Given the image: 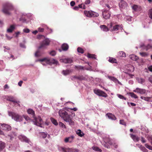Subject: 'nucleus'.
<instances>
[{
	"mask_svg": "<svg viewBox=\"0 0 152 152\" xmlns=\"http://www.w3.org/2000/svg\"><path fill=\"white\" fill-rule=\"evenodd\" d=\"M131 137L135 142H138L139 140V138L138 136L133 134H130Z\"/></svg>",
	"mask_w": 152,
	"mask_h": 152,
	"instance_id": "393cba45",
	"label": "nucleus"
},
{
	"mask_svg": "<svg viewBox=\"0 0 152 152\" xmlns=\"http://www.w3.org/2000/svg\"><path fill=\"white\" fill-rule=\"evenodd\" d=\"M16 136V133L15 132H12L7 135V137L10 138V140H12Z\"/></svg>",
	"mask_w": 152,
	"mask_h": 152,
	"instance_id": "b1692460",
	"label": "nucleus"
},
{
	"mask_svg": "<svg viewBox=\"0 0 152 152\" xmlns=\"http://www.w3.org/2000/svg\"><path fill=\"white\" fill-rule=\"evenodd\" d=\"M137 80L139 83L141 84H143L145 81L144 80L141 78H138Z\"/></svg>",
	"mask_w": 152,
	"mask_h": 152,
	"instance_id": "8fccbe9b",
	"label": "nucleus"
},
{
	"mask_svg": "<svg viewBox=\"0 0 152 152\" xmlns=\"http://www.w3.org/2000/svg\"><path fill=\"white\" fill-rule=\"evenodd\" d=\"M94 92L97 95L104 97H106L107 96V94L104 91L99 89H94Z\"/></svg>",
	"mask_w": 152,
	"mask_h": 152,
	"instance_id": "9d476101",
	"label": "nucleus"
},
{
	"mask_svg": "<svg viewBox=\"0 0 152 152\" xmlns=\"http://www.w3.org/2000/svg\"><path fill=\"white\" fill-rule=\"evenodd\" d=\"M148 15L149 17L152 19V9H151L149 10Z\"/></svg>",
	"mask_w": 152,
	"mask_h": 152,
	"instance_id": "a18cd8bd",
	"label": "nucleus"
},
{
	"mask_svg": "<svg viewBox=\"0 0 152 152\" xmlns=\"http://www.w3.org/2000/svg\"><path fill=\"white\" fill-rule=\"evenodd\" d=\"M140 54L142 57H147L148 56V54L145 52H140Z\"/></svg>",
	"mask_w": 152,
	"mask_h": 152,
	"instance_id": "c03bdc74",
	"label": "nucleus"
},
{
	"mask_svg": "<svg viewBox=\"0 0 152 152\" xmlns=\"http://www.w3.org/2000/svg\"><path fill=\"white\" fill-rule=\"evenodd\" d=\"M118 55V56L122 57H125L126 56L125 53L123 51L119 52Z\"/></svg>",
	"mask_w": 152,
	"mask_h": 152,
	"instance_id": "473e14b6",
	"label": "nucleus"
},
{
	"mask_svg": "<svg viewBox=\"0 0 152 152\" xmlns=\"http://www.w3.org/2000/svg\"><path fill=\"white\" fill-rule=\"evenodd\" d=\"M138 7L137 5H134L132 7V9L135 11L138 10Z\"/></svg>",
	"mask_w": 152,
	"mask_h": 152,
	"instance_id": "e2e57ef3",
	"label": "nucleus"
},
{
	"mask_svg": "<svg viewBox=\"0 0 152 152\" xmlns=\"http://www.w3.org/2000/svg\"><path fill=\"white\" fill-rule=\"evenodd\" d=\"M51 39L46 38L41 42L38 50L35 53V56L36 57H39L41 56L43 53L41 51L40 49L42 48H45L47 46L49 45Z\"/></svg>",
	"mask_w": 152,
	"mask_h": 152,
	"instance_id": "7ed1b4c3",
	"label": "nucleus"
},
{
	"mask_svg": "<svg viewBox=\"0 0 152 152\" xmlns=\"http://www.w3.org/2000/svg\"><path fill=\"white\" fill-rule=\"evenodd\" d=\"M15 28V27L14 25H11L9 28L7 29V32L8 33H11L12 32Z\"/></svg>",
	"mask_w": 152,
	"mask_h": 152,
	"instance_id": "a878e982",
	"label": "nucleus"
},
{
	"mask_svg": "<svg viewBox=\"0 0 152 152\" xmlns=\"http://www.w3.org/2000/svg\"><path fill=\"white\" fill-rule=\"evenodd\" d=\"M102 16L103 18L107 19L110 18V14L108 11H104L102 12Z\"/></svg>",
	"mask_w": 152,
	"mask_h": 152,
	"instance_id": "dca6fc26",
	"label": "nucleus"
},
{
	"mask_svg": "<svg viewBox=\"0 0 152 152\" xmlns=\"http://www.w3.org/2000/svg\"><path fill=\"white\" fill-rule=\"evenodd\" d=\"M60 61L61 62L64 63L66 64L71 63L72 62V60L71 58L61 59L60 60Z\"/></svg>",
	"mask_w": 152,
	"mask_h": 152,
	"instance_id": "f3484780",
	"label": "nucleus"
},
{
	"mask_svg": "<svg viewBox=\"0 0 152 152\" xmlns=\"http://www.w3.org/2000/svg\"><path fill=\"white\" fill-rule=\"evenodd\" d=\"M43 28H44V30L47 29L49 31V33H51L52 32V29L51 28H49L48 27L45 25H42V27Z\"/></svg>",
	"mask_w": 152,
	"mask_h": 152,
	"instance_id": "2f4dec72",
	"label": "nucleus"
},
{
	"mask_svg": "<svg viewBox=\"0 0 152 152\" xmlns=\"http://www.w3.org/2000/svg\"><path fill=\"white\" fill-rule=\"evenodd\" d=\"M120 124H121L124 125L125 126H126V124L123 120H120Z\"/></svg>",
	"mask_w": 152,
	"mask_h": 152,
	"instance_id": "052dcab7",
	"label": "nucleus"
},
{
	"mask_svg": "<svg viewBox=\"0 0 152 152\" xmlns=\"http://www.w3.org/2000/svg\"><path fill=\"white\" fill-rule=\"evenodd\" d=\"M5 143L4 142L0 141V151L5 152Z\"/></svg>",
	"mask_w": 152,
	"mask_h": 152,
	"instance_id": "a211bd4d",
	"label": "nucleus"
},
{
	"mask_svg": "<svg viewBox=\"0 0 152 152\" xmlns=\"http://www.w3.org/2000/svg\"><path fill=\"white\" fill-rule=\"evenodd\" d=\"M2 127L3 130H10L11 129V127L9 125L5 124H2Z\"/></svg>",
	"mask_w": 152,
	"mask_h": 152,
	"instance_id": "4be33fe9",
	"label": "nucleus"
},
{
	"mask_svg": "<svg viewBox=\"0 0 152 152\" xmlns=\"http://www.w3.org/2000/svg\"><path fill=\"white\" fill-rule=\"evenodd\" d=\"M84 12L85 15L88 17H96L99 16L98 13L92 11H87L86 10L84 11Z\"/></svg>",
	"mask_w": 152,
	"mask_h": 152,
	"instance_id": "0eeeda50",
	"label": "nucleus"
},
{
	"mask_svg": "<svg viewBox=\"0 0 152 152\" xmlns=\"http://www.w3.org/2000/svg\"><path fill=\"white\" fill-rule=\"evenodd\" d=\"M59 116L62 118L64 120L67 122H68L69 124L71 126L74 125V122L70 118V115L67 113L64 110H60L59 111Z\"/></svg>",
	"mask_w": 152,
	"mask_h": 152,
	"instance_id": "20e7f679",
	"label": "nucleus"
},
{
	"mask_svg": "<svg viewBox=\"0 0 152 152\" xmlns=\"http://www.w3.org/2000/svg\"><path fill=\"white\" fill-rule=\"evenodd\" d=\"M77 51L78 53H84L83 50L82 48L80 47L77 48Z\"/></svg>",
	"mask_w": 152,
	"mask_h": 152,
	"instance_id": "603ef678",
	"label": "nucleus"
},
{
	"mask_svg": "<svg viewBox=\"0 0 152 152\" xmlns=\"http://www.w3.org/2000/svg\"><path fill=\"white\" fill-rule=\"evenodd\" d=\"M6 99L7 100L13 102V104L18 103V105L20 106V104L18 103L19 102L15 100L13 96L11 95L7 96H6Z\"/></svg>",
	"mask_w": 152,
	"mask_h": 152,
	"instance_id": "f8f14e48",
	"label": "nucleus"
},
{
	"mask_svg": "<svg viewBox=\"0 0 152 152\" xmlns=\"http://www.w3.org/2000/svg\"><path fill=\"white\" fill-rule=\"evenodd\" d=\"M23 118H24L25 120L26 121H32V120L31 119V118H30L27 115H23Z\"/></svg>",
	"mask_w": 152,
	"mask_h": 152,
	"instance_id": "ea45409f",
	"label": "nucleus"
},
{
	"mask_svg": "<svg viewBox=\"0 0 152 152\" xmlns=\"http://www.w3.org/2000/svg\"><path fill=\"white\" fill-rule=\"evenodd\" d=\"M15 114V113L12 112H8V115L9 116H11L12 117V118L13 119V117L14 116V115Z\"/></svg>",
	"mask_w": 152,
	"mask_h": 152,
	"instance_id": "de8ad7c7",
	"label": "nucleus"
},
{
	"mask_svg": "<svg viewBox=\"0 0 152 152\" xmlns=\"http://www.w3.org/2000/svg\"><path fill=\"white\" fill-rule=\"evenodd\" d=\"M145 146L147 148L150 150L152 151V146L149 145L148 143H146L145 144Z\"/></svg>",
	"mask_w": 152,
	"mask_h": 152,
	"instance_id": "09e8293b",
	"label": "nucleus"
},
{
	"mask_svg": "<svg viewBox=\"0 0 152 152\" xmlns=\"http://www.w3.org/2000/svg\"><path fill=\"white\" fill-rule=\"evenodd\" d=\"M147 138L148 139V140L150 142L151 144H152V135H148L147 137Z\"/></svg>",
	"mask_w": 152,
	"mask_h": 152,
	"instance_id": "79ce46f5",
	"label": "nucleus"
},
{
	"mask_svg": "<svg viewBox=\"0 0 152 152\" xmlns=\"http://www.w3.org/2000/svg\"><path fill=\"white\" fill-rule=\"evenodd\" d=\"M31 16V14L30 13H22L21 17L19 18V20L23 23H27V22L25 17H26L28 18H30V17Z\"/></svg>",
	"mask_w": 152,
	"mask_h": 152,
	"instance_id": "6e6552de",
	"label": "nucleus"
},
{
	"mask_svg": "<svg viewBox=\"0 0 152 152\" xmlns=\"http://www.w3.org/2000/svg\"><path fill=\"white\" fill-rule=\"evenodd\" d=\"M140 150L143 152H147L148 150L143 146L142 145L140 148Z\"/></svg>",
	"mask_w": 152,
	"mask_h": 152,
	"instance_id": "49530a36",
	"label": "nucleus"
},
{
	"mask_svg": "<svg viewBox=\"0 0 152 152\" xmlns=\"http://www.w3.org/2000/svg\"><path fill=\"white\" fill-rule=\"evenodd\" d=\"M96 56L94 54H90V53H88L87 55V56L88 58H94L95 59H96V58L95 57Z\"/></svg>",
	"mask_w": 152,
	"mask_h": 152,
	"instance_id": "4c0bfd02",
	"label": "nucleus"
},
{
	"mask_svg": "<svg viewBox=\"0 0 152 152\" xmlns=\"http://www.w3.org/2000/svg\"><path fill=\"white\" fill-rule=\"evenodd\" d=\"M108 61L112 63H117V60L115 59L112 57H109Z\"/></svg>",
	"mask_w": 152,
	"mask_h": 152,
	"instance_id": "f704fd0d",
	"label": "nucleus"
},
{
	"mask_svg": "<svg viewBox=\"0 0 152 152\" xmlns=\"http://www.w3.org/2000/svg\"><path fill=\"white\" fill-rule=\"evenodd\" d=\"M70 71L68 69L66 70H63L62 72L63 74L64 75H68L70 72Z\"/></svg>",
	"mask_w": 152,
	"mask_h": 152,
	"instance_id": "e433bc0d",
	"label": "nucleus"
},
{
	"mask_svg": "<svg viewBox=\"0 0 152 152\" xmlns=\"http://www.w3.org/2000/svg\"><path fill=\"white\" fill-rule=\"evenodd\" d=\"M100 27L102 30L104 31H108L109 30V29L107 27L104 25H101Z\"/></svg>",
	"mask_w": 152,
	"mask_h": 152,
	"instance_id": "cd10ccee",
	"label": "nucleus"
},
{
	"mask_svg": "<svg viewBox=\"0 0 152 152\" xmlns=\"http://www.w3.org/2000/svg\"><path fill=\"white\" fill-rule=\"evenodd\" d=\"M141 141L142 143H145L146 142V140L145 139L142 137H141Z\"/></svg>",
	"mask_w": 152,
	"mask_h": 152,
	"instance_id": "338daca9",
	"label": "nucleus"
},
{
	"mask_svg": "<svg viewBox=\"0 0 152 152\" xmlns=\"http://www.w3.org/2000/svg\"><path fill=\"white\" fill-rule=\"evenodd\" d=\"M23 31L26 33H28L30 31V30L28 28H25L23 29Z\"/></svg>",
	"mask_w": 152,
	"mask_h": 152,
	"instance_id": "774afa93",
	"label": "nucleus"
},
{
	"mask_svg": "<svg viewBox=\"0 0 152 152\" xmlns=\"http://www.w3.org/2000/svg\"><path fill=\"white\" fill-rule=\"evenodd\" d=\"M27 112L28 114L31 115L34 118L32 120L34 124L42 127V124L43 123V121L41 118L39 116L38 117H35V112L31 109H28L27 110Z\"/></svg>",
	"mask_w": 152,
	"mask_h": 152,
	"instance_id": "f03ea898",
	"label": "nucleus"
},
{
	"mask_svg": "<svg viewBox=\"0 0 152 152\" xmlns=\"http://www.w3.org/2000/svg\"><path fill=\"white\" fill-rule=\"evenodd\" d=\"M88 64L89 66V67L86 68L85 67V70H89V71H92V69H91V66H90V64L88 62L87 63Z\"/></svg>",
	"mask_w": 152,
	"mask_h": 152,
	"instance_id": "5fc2aeb1",
	"label": "nucleus"
},
{
	"mask_svg": "<svg viewBox=\"0 0 152 152\" xmlns=\"http://www.w3.org/2000/svg\"><path fill=\"white\" fill-rule=\"evenodd\" d=\"M117 96H118V97L120 99H124L125 100H126V99L125 97H124L123 95L120 94H117Z\"/></svg>",
	"mask_w": 152,
	"mask_h": 152,
	"instance_id": "37998d69",
	"label": "nucleus"
},
{
	"mask_svg": "<svg viewBox=\"0 0 152 152\" xmlns=\"http://www.w3.org/2000/svg\"><path fill=\"white\" fill-rule=\"evenodd\" d=\"M61 48L64 51L67 50L69 48L68 45L64 43L61 46Z\"/></svg>",
	"mask_w": 152,
	"mask_h": 152,
	"instance_id": "c85d7f7f",
	"label": "nucleus"
},
{
	"mask_svg": "<svg viewBox=\"0 0 152 152\" xmlns=\"http://www.w3.org/2000/svg\"><path fill=\"white\" fill-rule=\"evenodd\" d=\"M13 117V119L17 122H21L22 121L23 119V116L16 113L14 115Z\"/></svg>",
	"mask_w": 152,
	"mask_h": 152,
	"instance_id": "4468645a",
	"label": "nucleus"
},
{
	"mask_svg": "<svg viewBox=\"0 0 152 152\" xmlns=\"http://www.w3.org/2000/svg\"><path fill=\"white\" fill-rule=\"evenodd\" d=\"M92 149L97 152H101L102 151V149L96 146H94L92 147Z\"/></svg>",
	"mask_w": 152,
	"mask_h": 152,
	"instance_id": "c756f323",
	"label": "nucleus"
},
{
	"mask_svg": "<svg viewBox=\"0 0 152 152\" xmlns=\"http://www.w3.org/2000/svg\"><path fill=\"white\" fill-rule=\"evenodd\" d=\"M126 20L128 23H129L132 20V18L130 16L127 17L126 18Z\"/></svg>",
	"mask_w": 152,
	"mask_h": 152,
	"instance_id": "680f3d73",
	"label": "nucleus"
},
{
	"mask_svg": "<svg viewBox=\"0 0 152 152\" xmlns=\"http://www.w3.org/2000/svg\"><path fill=\"white\" fill-rule=\"evenodd\" d=\"M59 149L63 152H79V150L73 148H69L60 147Z\"/></svg>",
	"mask_w": 152,
	"mask_h": 152,
	"instance_id": "423d86ee",
	"label": "nucleus"
},
{
	"mask_svg": "<svg viewBox=\"0 0 152 152\" xmlns=\"http://www.w3.org/2000/svg\"><path fill=\"white\" fill-rule=\"evenodd\" d=\"M50 119L52 123L55 125L57 126L58 125V124L57 121L54 118L51 117L50 118Z\"/></svg>",
	"mask_w": 152,
	"mask_h": 152,
	"instance_id": "c9c22d12",
	"label": "nucleus"
},
{
	"mask_svg": "<svg viewBox=\"0 0 152 152\" xmlns=\"http://www.w3.org/2000/svg\"><path fill=\"white\" fill-rule=\"evenodd\" d=\"M78 6L79 8L83 9H85L86 8L84 4H79Z\"/></svg>",
	"mask_w": 152,
	"mask_h": 152,
	"instance_id": "6e6d98bb",
	"label": "nucleus"
},
{
	"mask_svg": "<svg viewBox=\"0 0 152 152\" xmlns=\"http://www.w3.org/2000/svg\"><path fill=\"white\" fill-rule=\"evenodd\" d=\"M108 78L111 80L113 81L115 83H118L121 85H122V83L116 78L114 77L108 76Z\"/></svg>",
	"mask_w": 152,
	"mask_h": 152,
	"instance_id": "6ab92c4d",
	"label": "nucleus"
},
{
	"mask_svg": "<svg viewBox=\"0 0 152 152\" xmlns=\"http://www.w3.org/2000/svg\"><path fill=\"white\" fill-rule=\"evenodd\" d=\"M49 53L50 55L52 56H55L56 54V52L53 50L51 51Z\"/></svg>",
	"mask_w": 152,
	"mask_h": 152,
	"instance_id": "4d7b16f0",
	"label": "nucleus"
},
{
	"mask_svg": "<svg viewBox=\"0 0 152 152\" xmlns=\"http://www.w3.org/2000/svg\"><path fill=\"white\" fill-rule=\"evenodd\" d=\"M129 58L132 60L136 61L138 59V56L134 54L130 55L129 56Z\"/></svg>",
	"mask_w": 152,
	"mask_h": 152,
	"instance_id": "bb28decb",
	"label": "nucleus"
},
{
	"mask_svg": "<svg viewBox=\"0 0 152 152\" xmlns=\"http://www.w3.org/2000/svg\"><path fill=\"white\" fill-rule=\"evenodd\" d=\"M145 101L147 102H152V97H146Z\"/></svg>",
	"mask_w": 152,
	"mask_h": 152,
	"instance_id": "13d9d810",
	"label": "nucleus"
},
{
	"mask_svg": "<svg viewBox=\"0 0 152 152\" xmlns=\"http://www.w3.org/2000/svg\"><path fill=\"white\" fill-rule=\"evenodd\" d=\"M106 116L109 119L114 120L116 119V118L115 116L111 113H107L106 115Z\"/></svg>",
	"mask_w": 152,
	"mask_h": 152,
	"instance_id": "412c9836",
	"label": "nucleus"
},
{
	"mask_svg": "<svg viewBox=\"0 0 152 152\" xmlns=\"http://www.w3.org/2000/svg\"><path fill=\"white\" fill-rule=\"evenodd\" d=\"M38 31L39 32H43L44 31V28H43L41 27H39L38 28Z\"/></svg>",
	"mask_w": 152,
	"mask_h": 152,
	"instance_id": "69168bd1",
	"label": "nucleus"
},
{
	"mask_svg": "<svg viewBox=\"0 0 152 152\" xmlns=\"http://www.w3.org/2000/svg\"><path fill=\"white\" fill-rule=\"evenodd\" d=\"M4 52H7L8 53H9V52L7 50H10V48L9 47L7 46H4Z\"/></svg>",
	"mask_w": 152,
	"mask_h": 152,
	"instance_id": "864d4df0",
	"label": "nucleus"
},
{
	"mask_svg": "<svg viewBox=\"0 0 152 152\" xmlns=\"http://www.w3.org/2000/svg\"><path fill=\"white\" fill-rule=\"evenodd\" d=\"M127 94L128 95L131 96L132 98L134 99H137L138 98L137 96L133 92H129V93H127Z\"/></svg>",
	"mask_w": 152,
	"mask_h": 152,
	"instance_id": "72a5a7b5",
	"label": "nucleus"
},
{
	"mask_svg": "<svg viewBox=\"0 0 152 152\" xmlns=\"http://www.w3.org/2000/svg\"><path fill=\"white\" fill-rule=\"evenodd\" d=\"M40 134L41 137L44 138H46L47 135V133L43 132H40Z\"/></svg>",
	"mask_w": 152,
	"mask_h": 152,
	"instance_id": "a19ab883",
	"label": "nucleus"
},
{
	"mask_svg": "<svg viewBox=\"0 0 152 152\" xmlns=\"http://www.w3.org/2000/svg\"><path fill=\"white\" fill-rule=\"evenodd\" d=\"M109 30L111 31H117L120 28H122V25H115L113 26L112 23H110L109 27Z\"/></svg>",
	"mask_w": 152,
	"mask_h": 152,
	"instance_id": "1a4fd4ad",
	"label": "nucleus"
},
{
	"mask_svg": "<svg viewBox=\"0 0 152 152\" xmlns=\"http://www.w3.org/2000/svg\"><path fill=\"white\" fill-rule=\"evenodd\" d=\"M104 144L103 143L102 145L104 146V147L109 148H110V145H111L112 143L110 142V140L109 138L106 139H104Z\"/></svg>",
	"mask_w": 152,
	"mask_h": 152,
	"instance_id": "ddd939ff",
	"label": "nucleus"
},
{
	"mask_svg": "<svg viewBox=\"0 0 152 152\" xmlns=\"http://www.w3.org/2000/svg\"><path fill=\"white\" fill-rule=\"evenodd\" d=\"M59 125L60 127H62L63 128H66V126L65 125L61 122H59Z\"/></svg>",
	"mask_w": 152,
	"mask_h": 152,
	"instance_id": "3c124183",
	"label": "nucleus"
},
{
	"mask_svg": "<svg viewBox=\"0 0 152 152\" xmlns=\"http://www.w3.org/2000/svg\"><path fill=\"white\" fill-rule=\"evenodd\" d=\"M76 134L80 137H83L84 135V133L80 129H78L76 131Z\"/></svg>",
	"mask_w": 152,
	"mask_h": 152,
	"instance_id": "7c9ffc66",
	"label": "nucleus"
},
{
	"mask_svg": "<svg viewBox=\"0 0 152 152\" xmlns=\"http://www.w3.org/2000/svg\"><path fill=\"white\" fill-rule=\"evenodd\" d=\"M18 138L21 141L25 142L31 145V142L28 138L24 135H20L18 137Z\"/></svg>",
	"mask_w": 152,
	"mask_h": 152,
	"instance_id": "9b49d317",
	"label": "nucleus"
},
{
	"mask_svg": "<svg viewBox=\"0 0 152 152\" xmlns=\"http://www.w3.org/2000/svg\"><path fill=\"white\" fill-rule=\"evenodd\" d=\"M146 90L145 89L140 88H136L135 90L133 91L134 92H137L140 94H143L146 92Z\"/></svg>",
	"mask_w": 152,
	"mask_h": 152,
	"instance_id": "2eb2a0df",
	"label": "nucleus"
},
{
	"mask_svg": "<svg viewBox=\"0 0 152 152\" xmlns=\"http://www.w3.org/2000/svg\"><path fill=\"white\" fill-rule=\"evenodd\" d=\"M69 142H72L74 138V136L73 135H72L69 137Z\"/></svg>",
	"mask_w": 152,
	"mask_h": 152,
	"instance_id": "bf43d9fd",
	"label": "nucleus"
},
{
	"mask_svg": "<svg viewBox=\"0 0 152 152\" xmlns=\"http://www.w3.org/2000/svg\"><path fill=\"white\" fill-rule=\"evenodd\" d=\"M148 79L149 81L152 84V76L149 75L148 76Z\"/></svg>",
	"mask_w": 152,
	"mask_h": 152,
	"instance_id": "0e129e2a",
	"label": "nucleus"
},
{
	"mask_svg": "<svg viewBox=\"0 0 152 152\" xmlns=\"http://www.w3.org/2000/svg\"><path fill=\"white\" fill-rule=\"evenodd\" d=\"M127 5V3L125 1H121L119 4V7L122 9L125 8Z\"/></svg>",
	"mask_w": 152,
	"mask_h": 152,
	"instance_id": "aec40b11",
	"label": "nucleus"
},
{
	"mask_svg": "<svg viewBox=\"0 0 152 152\" xmlns=\"http://www.w3.org/2000/svg\"><path fill=\"white\" fill-rule=\"evenodd\" d=\"M36 62L38 61L44 62L46 64H49L50 65H51L52 64L57 65L58 64V61L52 58H45L42 59H37L35 60Z\"/></svg>",
	"mask_w": 152,
	"mask_h": 152,
	"instance_id": "39448f33",
	"label": "nucleus"
},
{
	"mask_svg": "<svg viewBox=\"0 0 152 152\" xmlns=\"http://www.w3.org/2000/svg\"><path fill=\"white\" fill-rule=\"evenodd\" d=\"M14 10V13L17 15L20 14V12L19 10L14 7L12 4L9 2H6L2 5V12L5 14L10 15L12 13L10 11Z\"/></svg>",
	"mask_w": 152,
	"mask_h": 152,
	"instance_id": "f257e3e1",
	"label": "nucleus"
},
{
	"mask_svg": "<svg viewBox=\"0 0 152 152\" xmlns=\"http://www.w3.org/2000/svg\"><path fill=\"white\" fill-rule=\"evenodd\" d=\"M75 68L76 69L78 70L80 69L84 70H85V67L81 66H75Z\"/></svg>",
	"mask_w": 152,
	"mask_h": 152,
	"instance_id": "58836bf2",
	"label": "nucleus"
},
{
	"mask_svg": "<svg viewBox=\"0 0 152 152\" xmlns=\"http://www.w3.org/2000/svg\"><path fill=\"white\" fill-rule=\"evenodd\" d=\"M73 78V79H77L80 80H85L86 79V77L83 75L74 76Z\"/></svg>",
	"mask_w": 152,
	"mask_h": 152,
	"instance_id": "5701e85b",
	"label": "nucleus"
}]
</instances>
